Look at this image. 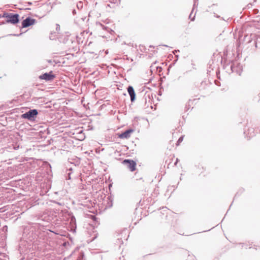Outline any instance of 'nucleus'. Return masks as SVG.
I'll return each mask as SVG.
<instances>
[{"mask_svg":"<svg viewBox=\"0 0 260 260\" xmlns=\"http://www.w3.org/2000/svg\"><path fill=\"white\" fill-rule=\"evenodd\" d=\"M112 187V184H110L109 185V188H110V187Z\"/></svg>","mask_w":260,"mask_h":260,"instance_id":"nucleus-15","label":"nucleus"},{"mask_svg":"<svg viewBox=\"0 0 260 260\" xmlns=\"http://www.w3.org/2000/svg\"><path fill=\"white\" fill-rule=\"evenodd\" d=\"M35 22V20L34 19L30 18V17H27L25 19H24L22 22V27H27L34 24Z\"/></svg>","mask_w":260,"mask_h":260,"instance_id":"nucleus-5","label":"nucleus"},{"mask_svg":"<svg viewBox=\"0 0 260 260\" xmlns=\"http://www.w3.org/2000/svg\"><path fill=\"white\" fill-rule=\"evenodd\" d=\"M127 91L130 95L131 101H134L136 95L134 88L132 86H128L127 88Z\"/></svg>","mask_w":260,"mask_h":260,"instance_id":"nucleus-6","label":"nucleus"},{"mask_svg":"<svg viewBox=\"0 0 260 260\" xmlns=\"http://www.w3.org/2000/svg\"><path fill=\"white\" fill-rule=\"evenodd\" d=\"M1 17H2V16H1V15H0V18H1Z\"/></svg>","mask_w":260,"mask_h":260,"instance_id":"nucleus-17","label":"nucleus"},{"mask_svg":"<svg viewBox=\"0 0 260 260\" xmlns=\"http://www.w3.org/2000/svg\"><path fill=\"white\" fill-rule=\"evenodd\" d=\"M178 51L179 52V50H175V51H174L173 53L175 54V52H178Z\"/></svg>","mask_w":260,"mask_h":260,"instance_id":"nucleus-14","label":"nucleus"},{"mask_svg":"<svg viewBox=\"0 0 260 260\" xmlns=\"http://www.w3.org/2000/svg\"><path fill=\"white\" fill-rule=\"evenodd\" d=\"M132 129H128L119 135V137L122 139L128 138L130 137V134L133 132Z\"/></svg>","mask_w":260,"mask_h":260,"instance_id":"nucleus-7","label":"nucleus"},{"mask_svg":"<svg viewBox=\"0 0 260 260\" xmlns=\"http://www.w3.org/2000/svg\"><path fill=\"white\" fill-rule=\"evenodd\" d=\"M183 136L180 137L177 141V145H178L180 143H181L183 141Z\"/></svg>","mask_w":260,"mask_h":260,"instance_id":"nucleus-10","label":"nucleus"},{"mask_svg":"<svg viewBox=\"0 0 260 260\" xmlns=\"http://www.w3.org/2000/svg\"><path fill=\"white\" fill-rule=\"evenodd\" d=\"M82 3L81 2H80L78 5H77V7H79V5H81Z\"/></svg>","mask_w":260,"mask_h":260,"instance_id":"nucleus-13","label":"nucleus"},{"mask_svg":"<svg viewBox=\"0 0 260 260\" xmlns=\"http://www.w3.org/2000/svg\"><path fill=\"white\" fill-rule=\"evenodd\" d=\"M176 161H178V159H177ZM176 162H175V164H176Z\"/></svg>","mask_w":260,"mask_h":260,"instance_id":"nucleus-16","label":"nucleus"},{"mask_svg":"<svg viewBox=\"0 0 260 260\" xmlns=\"http://www.w3.org/2000/svg\"><path fill=\"white\" fill-rule=\"evenodd\" d=\"M196 3H197V2H196V0H194V5H193V9H192V11H193V10H194V8L195 6H196ZM192 13V12H191V13H190V15H189V18L190 19H191V20L193 21V20H194V16L193 17V18H191Z\"/></svg>","mask_w":260,"mask_h":260,"instance_id":"nucleus-8","label":"nucleus"},{"mask_svg":"<svg viewBox=\"0 0 260 260\" xmlns=\"http://www.w3.org/2000/svg\"><path fill=\"white\" fill-rule=\"evenodd\" d=\"M231 70H232L233 72H237V71L236 70V67L235 66V64H233L232 66H231Z\"/></svg>","mask_w":260,"mask_h":260,"instance_id":"nucleus-11","label":"nucleus"},{"mask_svg":"<svg viewBox=\"0 0 260 260\" xmlns=\"http://www.w3.org/2000/svg\"><path fill=\"white\" fill-rule=\"evenodd\" d=\"M108 200H109V202H108V206L109 207H111L113 205L112 201L110 198H109V197L108 198Z\"/></svg>","mask_w":260,"mask_h":260,"instance_id":"nucleus-9","label":"nucleus"},{"mask_svg":"<svg viewBox=\"0 0 260 260\" xmlns=\"http://www.w3.org/2000/svg\"><path fill=\"white\" fill-rule=\"evenodd\" d=\"M19 15L17 14L4 13L2 17L7 18L6 22L15 24L19 22Z\"/></svg>","mask_w":260,"mask_h":260,"instance_id":"nucleus-1","label":"nucleus"},{"mask_svg":"<svg viewBox=\"0 0 260 260\" xmlns=\"http://www.w3.org/2000/svg\"><path fill=\"white\" fill-rule=\"evenodd\" d=\"M56 29L57 31H58V30H60V26H59V24H56Z\"/></svg>","mask_w":260,"mask_h":260,"instance_id":"nucleus-12","label":"nucleus"},{"mask_svg":"<svg viewBox=\"0 0 260 260\" xmlns=\"http://www.w3.org/2000/svg\"><path fill=\"white\" fill-rule=\"evenodd\" d=\"M54 77L55 76L52 74V72H50L40 76L39 78L42 80H45L46 81H49L52 80Z\"/></svg>","mask_w":260,"mask_h":260,"instance_id":"nucleus-4","label":"nucleus"},{"mask_svg":"<svg viewBox=\"0 0 260 260\" xmlns=\"http://www.w3.org/2000/svg\"><path fill=\"white\" fill-rule=\"evenodd\" d=\"M122 163L131 171L135 170L136 164L134 160L125 159L123 161Z\"/></svg>","mask_w":260,"mask_h":260,"instance_id":"nucleus-3","label":"nucleus"},{"mask_svg":"<svg viewBox=\"0 0 260 260\" xmlns=\"http://www.w3.org/2000/svg\"><path fill=\"white\" fill-rule=\"evenodd\" d=\"M38 114V111L36 109L30 110L28 112L23 114L21 116L22 118L31 120Z\"/></svg>","mask_w":260,"mask_h":260,"instance_id":"nucleus-2","label":"nucleus"}]
</instances>
